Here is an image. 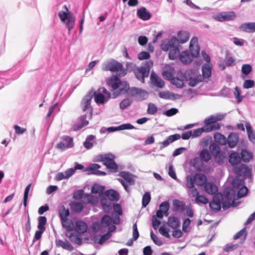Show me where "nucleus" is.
Here are the masks:
<instances>
[{
  "label": "nucleus",
  "mask_w": 255,
  "mask_h": 255,
  "mask_svg": "<svg viewBox=\"0 0 255 255\" xmlns=\"http://www.w3.org/2000/svg\"><path fill=\"white\" fill-rule=\"evenodd\" d=\"M235 194V191L232 189H226L224 192V197L221 194H217L209 204L211 209L213 211H219L221 203L224 209H228L233 205Z\"/></svg>",
  "instance_id": "f257e3e1"
},
{
  "label": "nucleus",
  "mask_w": 255,
  "mask_h": 255,
  "mask_svg": "<svg viewBox=\"0 0 255 255\" xmlns=\"http://www.w3.org/2000/svg\"><path fill=\"white\" fill-rule=\"evenodd\" d=\"M101 202L103 209L106 213L112 210V201L119 200V193L114 190L110 189L101 195Z\"/></svg>",
  "instance_id": "f03ea898"
},
{
  "label": "nucleus",
  "mask_w": 255,
  "mask_h": 255,
  "mask_svg": "<svg viewBox=\"0 0 255 255\" xmlns=\"http://www.w3.org/2000/svg\"><path fill=\"white\" fill-rule=\"evenodd\" d=\"M92 228L95 232L100 231L101 232H104L106 231L107 229H108V232L105 234L100 237H95L94 238V242L98 243L100 245L104 244L107 240H108L112 236L111 232H113L116 229V227L114 225H111L107 227H104L103 228V231L102 230V225L100 223L95 222L92 224Z\"/></svg>",
  "instance_id": "7ed1b4c3"
},
{
  "label": "nucleus",
  "mask_w": 255,
  "mask_h": 255,
  "mask_svg": "<svg viewBox=\"0 0 255 255\" xmlns=\"http://www.w3.org/2000/svg\"><path fill=\"white\" fill-rule=\"evenodd\" d=\"M113 209L115 213L112 214V218L109 215H105L101 220V223L102 225V228L107 227L109 225L114 224H118L120 223V219L119 216L122 215V211L121 206L118 204H115L113 205ZM102 231L103 229H102Z\"/></svg>",
  "instance_id": "20e7f679"
},
{
  "label": "nucleus",
  "mask_w": 255,
  "mask_h": 255,
  "mask_svg": "<svg viewBox=\"0 0 255 255\" xmlns=\"http://www.w3.org/2000/svg\"><path fill=\"white\" fill-rule=\"evenodd\" d=\"M178 75L180 76L182 75L183 79L185 81L189 82V85L191 87H194L198 83L202 81V77L200 75H198L196 70L188 69L185 71H180L178 72Z\"/></svg>",
  "instance_id": "39448f33"
},
{
  "label": "nucleus",
  "mask_w": 255,
  "mask_h": 255,
  "mask_svg": "<svg viewBox=\"0 0 255 255\" xmlns=\"http://www.w3.org/2000/svg\"><path fill=\"white\" fill-rule=\"evenodd\" d=\"M224 118V115L223 114H216L206 118L204 122V127L206 128L207 132H210L219 129L221 126L217 122L222 120Z\"/></svg>",
  "instance_id": "423d86ee"
},
{
  "label": "nucleus",
  "mask_w": 255,
  "mask_h": 255,
  "mask_svg": "<svg viewBox=\"0 0 255 255\" xmlns=\"http://www.w3.org/2000/svg\"><path fill=\"white\" fill-rule=\"evenodd\" d=\"M65 10H61L58 13V16L60 20L65 24L67 27L69 33L75 25V17L69 12L67 6H63Z\"/></svg>",
  "instance_id": "0eeeda50"
},
{
  "label": "nucleus",
  "mask_w": 255,
  "mask_h": 255,
  "mask_svg": "<svg viewBox=\"0 0 255 255\" xmlns=\"http://www.w3.org/2000/svg\"><path fill=\"white\" fill-rule=\"evenodd\" d=\"M102 69L104 71L116 72L121 77H123L127 74L126 70L123 68L122 64L115 60H111L106 62L103 64Z\"/></svg>",
  "instance_id": "6e6552de"
},
{
  "label": "nucleus",
  "mask_w": 255,
  "mask_h": 255,
  "mask_svg": "<svg viewBox=\"0 0 255 255\" xmlns=\"http://www.w3.org/2000/svg\"><path fill=\"white\" fill-rule=\"evenodd\" d=\"M90 93L93 94L95 101L98 105L107 103L111 97L110 92L103 87L98 89L97 91H91Z\"/></svg>",
  "instance_id": "1a4fd4ad"
},
{
  "label": "nucleus",
  "mask_w": 255,
  "mask_h": 255,
  "mask_svg": "<svg viewBox=\"0 0 255 255\" xmlns=\"http://www.w3.org/2000/svg\"><path fill=\"white\" fill-rule=\"evenodd\" d=\"M115 156L114 155L108 153L105 154H100L96 156V161H102L106 167L116 172L118 169V165L114 161Z\"/></svg>",
  "instance_id": "9d476101"
},
{
  "label": "nucleus",
  "mask_w": 255,
  "mask_h": 255,
  "mask_svg": "<svg viewBox=\"0 0 255 255\" xmlns=\"http://www.w3.org/2000/svg\"><path fill=\"white\" fill-rule=\"evenodd\" d=\"M181 137L182 139L184 140L188 139L191 137H192V131L190 130L183 132ZM180 138L181 135L177 133L168 136L166 140L158 143V144L160 145V149H162L163 148L167 147L171 143H172L175 140L179 139Z\"/></svg>",
  "instance_id": "9b49d317"
},
{
  "label": "nucleus",
  "mask_w": 255,
  "mask_h": 255,
  "mask_svg": "<svg viewBox=\"0 0 255 255\" xmlns=\"http://www.w3.org/2000/svg\"><path fill=\"white\" fill-rule=\"evenodd\" d=\"M152 65V62L149 61L145 62L143 66L137 67L134 69V72L136 78L142 83H143L144 82V78L148 76L150 68Z\"/></svg>",
  "instance_id": "f8f14e48"
},
{
  "label": "nucleus",
  "mask_w": 255,
  "mask_h": 255,
  "mask_svg": "<svg viewBox=\"0 0 255 255\" xmlns=\"http://www.w3.org/2000/svg\"><path fill=\"white\" fill-rule=\"evenodd\" d=\"M161 49L165 51L169 50L168 57L171 60L179 58L180 52L179 45H174L170 43V40L165 41L161 45Z\"/></svg>",
  "instance_id": "ddd939ff"
},
{
  "label": "nucleus",
  "mask_w": 255,
  "mask_h": 255,
  "mask_svg": "<svg viewBox=\"0 0 255 255\" xmlns=\"http://www.w3.org/2000/svg\"><path fill=\"white\" fill-rule=\"evenodd\" d=\"M207 181L205 175L202 173L196 174L193 177L188 176L187 177L186 186L188 188L194 187L195 184L198 186H202Z\"/></svg>",
  "instance_id": "4468645a"
},
{
  "label": "nucleus",
  "mask_w": 255,
  "mask_h": 255,
  "mask_svg": "<svg viewBox=\"0 0 255 255\" xmlns=\"http://www.w3.org/2000/svg\"><path fill=\"white\" fill-rule=\"evenodd\" d=\"M190 37V34L186 31H179L177 33V37L174 36L171 37L170 43L174 45H179L180 44H184L187 42Z\"/></svg>",
  "instance_id": "2eb2a0df"
},
{
  "label": "nucleus",
  "mask_w": 255,
  "mask_h": 255,
  "mask_svg": "<svg viewBox=\"0 0 255 255\" xmlns=\"http://www.w3.org/2000/svg\"><path fill=\"white\" fill-rule=\"evenodd\" d=\"M234 172L239 176L250 178L252 176V169L245 164L235 166L233 168Z\"/></svg>",
  "instance_id": "dca6fc26"
},
{
  "label": "nucleus",
  "mask_w": 255,
  "mask_h": 255,
  "mask_svg": "<svg viewBox=\"0 0 255 255\" xmlns=\"http://www.w3.org/2000/svg\"><path fill=\"white\" fill-rule=\"evenodd\" d=\"M236 17V14L234 11L223 12L213 15V18L219 21L232 20Z\"/></svg>",
  "instance_id": "f3484780"
},
{
  "label": "nucleus",
  "mask_w": 255,
  "mask_h": 255,
  "mask_svg": "<svg viewBox=\"0 0 255 255\" xmlns=\"http://www.w3.org/2000/svg\"><path fill=\"white\" fill-rule=\"evenodd\" d=\"M93 97L92 93H89L86 95L82 100L81 102V107L83 111H87L89 113V116H91L92 107L91 106V102Z\"/></svg>",
  "instance_id": "a211bd4d"
},
{
  "label": "nucleus",
  "mask_w": 255,
  "mask_h": 255,
  "mask_svg": "<svg viewBox=\"0 0 255 255\" xmlns=\"http://www.w3.org/2000/svg\"><path fill=\"white\" fill-rule=\"evenodd\" d=\"M189 50L190 54L194 58L197 57L200 54V47L198 43V38L193 37L190 42Z\"/></svg>",
  "instance_id": "6ab92c4d"
},
{
  "label": "nucleus",
  "mask_w": 255,
  "mask_h": 255,
  "mask_svg": "<svg viewBox=\"0 0 255 255\" xmlns=\"http://www.w3.org/2000/svg\"><path fill=\"white\" fill-rule=\"evenodd\" d=\"M129 94L140 100L146 99L148 97V93L146 91L136 88H131L129 90Z\"/></svg>",
  "instance_id": "aec40b11"
},
{
  "label": "nucleus",
  "mask_w": 255,
  "mask_h": 255,
  "mask_svg": "<svg viewBox=\"0 0 255 255\" xmlns=\"http://www.w3.org/2000/svg\"><path fill=\"white\" fill-rule=\"evenodd\" d=\"M209 149L212 154L214 156L216 160H218V158H219L218 162H219L221 161L225 157L223 155L224 154L221 152L220 147L216 143L211 144L210 145Z\"/></svg>",
  "instance_id": "412c9836"
},
{
  "label": "nucleus",
  "mask_w": 255,
  "mask_h": 255,
  "mask_svg": "<svg viewBox=\"0 0 255 255\" xmlns=\"http://www.w3.org/2000/svg\"><path fill=\"white\" fill-rule=\"evenodd\" d=\"M129 90V85L126 81H120L118 89L113 93V98L127 93Z\"/></svg>",
  "instance_id": "4be33fe9"
},
{
  "label": "nucleus",
  "mask_w": 255,
  "mask_h": 255,
  "mask_svg": "<svg viewBox=\"0 0 255 255\" xmlns=\"http://www.w3.org/2000/svg\"><path fill=\"white\" fill-rule=\"evenodd\" d=\"M119 176L122 177L128 183L129 185H133L135 183V178L137 177L128 171H121L119 173Z\"/></svg>",
  "instance_id": "5701e85b"
},
{
  "label": "nucleus",
  "mask_w": 255,
  "mask_h": 255,
  "mask_svg": "<svg viewBox=\"0 0 255 255\" xmlns=\"http://www.w3.org/2000/svg\"><path fill=\"white\" fill-rule=\"evenodd\" d=\"M150 80L152 84L159 88H162L164 85V82L160 77H159L155 73L152 72L150 75Z\"/></svg>",
  "instance_id": "b1692460"
},
{
  "label": "nucleus",
  "mask_w": 255,
  "mask_h": 255,
  "mask_svg": "<svg viewBox=\"0 0 255 255\" xmlns=\"http://www.w3.org/2000/svg\"><path fill=\"white\" fill-rule=\"evenodd\" d=\"M193 59L194 57L188 51H184L180 53L179 59L184 64L190 63Z\"/></svg>",
  "instance_id": "393cba45"
},
{
  "label": "nucleus",
  "mask_w": 255,
  "mask_h": 255,
  "mask_svg": "<svg viewBox=\"0 0 255 255\" xmlns=\"http://www.w3.org/2000/svg\"><path fill=\"white\" fill-rule=\"evenodd\" d=\"M134 127L131 125L130 124L127 123V124H122L118 127H111L108 128L106 130L109 132H112L118 130H125V129H134Z\"/></svg>",
  "instance_id": "a878e982"
},
{
  "label": "nucleus",
  "mask_w": 255,
  "mask_h": 255,
  "mask_svg": "<svg viewBox=\"0 0 255 255\" xmlns=\"http://www.w3.org/2000/svg\"><path fill=\"white\" fill-rule=\"evenodd\" d=\"M63 140H67L69 143L65 144L64 140H63V141H61L57 144L56 147L57 148L61 150H64L66 148H71L73 146V138L72 137L68 136H65L63 137Z\"/></svg>",
  "instance_id": "bb28decb"
},
{
  "label": "nucleus",
  "mask_w": 255,
  "mask_h": 255,
  "mask_svg": "<svg viewBox=\"0 0 255 255\" xmlns=\"http://www.w3.org/2000/svg\"><path fill=\"white\" fill-rule=\"evenodd\" d=\"M160 98L166 100H176L181 98V96L169 91H162L159 93Z\"/></svg>",
  "instance_id": "cd10ccee"
},
{
  "label": "nucleus",
  "mask_w": 255,
  "mask_h": 255,
  "mask_svg": "<svg viewBox=\"0 0 255 255\" xmlns=\"http://www.w3.org/2000/svg\"><path fill=\"white\" fill-rule=\"evenodd\" d=\"M239 140V136L235 132H232L231 133L227 139V143L228 144L230 148H234L235 147Z\"/></svg>",
  "instance_id": "c85d7f7f"
},
{
  "label": "nucleus",
  "mask_w": 255,
  "mask_h": 255,
  "mask_svg": "<svg viewBox=\"0 0 255 255\" xmlns=\"http://www.w3.org/2000/svg\"><path fill=\"white\" fill-rule=\"evenodd\" d=\"M75 231L79 234H83L87 230V225L84 222L79 220L77 221L74 226Z\"/></svg>",
  "instance_id": "c756f323"
},
{
  "label": "nucleus",
  "mask_w": 255,
  "mask_h": 255,
  "mask_svg": "<svg viewBox=\"0 0 255 255\" xmlns=\"http://www.w3.org/2000/svg\"><path fill=\"white\" fill-rule=\"evenodd\" d=\"M100 165L97 163H93L90 165L87 169V171H92V173L100 175V176H104L106 175V173L104 171L98 170V169L100 168Z\"/></svg>",
  "instance_id": "7c9ffc66"
},
{
  "label": "nucleus",
  "mask_w": 255,
  "mask_h": 255,
  "mask_svg": "<svg viewBox=\"0 0 255 255\" xmlns=\"http://www.w3.org/2000/svg\"><path fill=\"white\" fill-rule=\"evenodd\" d=\"M240 29L245 32L253 33L255 32V22H246L242 24Z\"/></svg>",
  "instance_id": "2f4dec72"
},
{
  "label": "nucleus",
  "mask_w": 255,
  "mask_h": 255,
  "mask_svg": "<svg viewBox=\"0 0 255 255\" xmlns=\"http://www.w3.org/2000/svg\"><path fill=\"white\" fill-rule=\"evenodd\" d=\"M241 160V157L237 152H232L229 155V161L232 165L239 164Z\"/></svg>",
  "instance_id": "473e14b6"
},
{
  "label": "nucleus",
  "mask_w": 255,
  "mask_h": 255,
  "mask_svg": "<svg viewBox=\"0 0 255 255\" xmlns=\"http://www.w3.org/2000/svg\"><path fill=\"white\" fill-rule=\"evenodd\" d=\"M167 224L173 229H176L180 226V222L179 219L174 216L169 217L168 219Z\"/></svg>",
  "instance_id": "72a5a7b5"
},
{
  "label": "nucleus",
  "mask_w": 255,
  "mask_h": 255,
  "mask_svg": "<svg viewBox=\"0 0 255 255\" xmlns=\"http://www.w3.org/2000/svg\"><path fill=\"white\" fill-rule=\"evenodd\" d=\"M56 245L58 247H61L65 250L71 251L73 250L72 245L67 241H62L58 240L56 241Z\"/></svg>",
  "instance_id": "f704fd0d"
},
{
  "label": "nucleus",
  "mask_w": 255,
  "mask_h": 255,
  "mask_svg": "<svg viewBox=\"0 0 255 255\" xmlns=\"http://www.w3.org/2000/svg\"><path fill=\"white\" fill-rule=\"evenodd\" d=\"M137 15L143 20H148L151 17L150 13L144 7H142L137 10Z\"/></svg>",
  "instance_id": "c9c22d12"
},
{
  "label": "nucleus",
  "mask_w": 255,
  "mask_h": 255,
  "mask_svg": "<svg viewBox=\"0 0 255 255\" xmlns=\"http://www.w3.org/2000/svg\"><path fill=\"white\" fill-rule=\"evenodd\" d=\"M205 191L209 194H214L218 191L217 187L212 183H207L204 186Z\"/></svg>",
  "instance_id": "e433bc0d"
},
{
  "label": "nucleus",
  "mask_w": 255,
  "mask_h": 255,
  "mask_svg": "<svg viewBox=\"0 0 255 255\" xmlns=\"http://www.w3.org/2000/svg\"><path fill=\"white\" fill-rule=\"evenodd\" d=\"M58 213L61 221L67 219L70 214L69 209H66L64 206H61L59 208Z\"/></svg>",
  "instance_id": "4c0bfd02"
},
{
  "label": "nucleus",
  "mask_w": 255,
  "mask_h": 255,
  "mask_svg": "<svg viewBox=\"0 0 255 255\" xmlns=\"http://www.w3.org/2000/svg\"><path fill=\"white\" fill-rule=\"evenodd\" d=\"M120 80L117 77H112L109 79L108 81V84L112 87L113 90L116 91L118 88V85L120 82Z\"/></svg>",
  "instance_id": "58836bf2"
},
{
  "label": "nucleus",
  "mask_w": 255,
  "mask_h": 255,
  "mask_svg": "<svg viewBox=\"0 0 255 255\" xmlns=\"http://www.w3.org/2000/svg\"><path fill=\"white\" fill-rule=\"evenodd\" d=\"M202 79L203 78H209L211 75V64L210 63L205 64L202 66Z\"/></svg>",
  "instance_id": "ea45409f"
},
{
  "label": "nucleus",
  "mask_w": 255,
  "mask_h": 255,
  "mask_svg": "<svg viewBox=\"0 0 255 255\" xmlns=\"http://www.w3.org/2000/svg\"><path fill=\"white\" fill-rule=\"evenodd\" d=\"M215 140L221 145H225L227 144V138L222 134L217 132L214 135Z\"/></svg>",
  "instance_id": "a19ab883"
},
{
  "label": "nucleus",
  "mask_w": 255,
  "mask_h": 255,
  "mask_svg": "<svg viewBox=\"0 0 255 255\" xmlns=\"http://www.w3.org/2000/svg\"><path fill=\"white\" fill-rule=\"evenodd\" d=\"M62 227L66 229L67 231H72L74 229V223L71 220L68 219L61 221Z\"/></svg>",
  "instance_id": "79ce46f5"
},
{
  "label": "nucleus",
  "mask_w": 255,
  "mask_h": 255,
  "mask_svg": "<svg viewBox=\"0 0 255 255\" xmlns=\"http://www.w3.org/2000/svg\"><path fill=\"white\" fill-rule=\"evenodd\" d=\"M246 128L248 133V137L250 140L254 143H255V133L252 129V127L250 123H246Z\"/></svg>",
  "instance_id": "37998d69"
},
{
  "label": "nucleus",
  "mask_w": 255,
  "mask_h": 255,
  "mask_svg": "<svg viewBox=\"0 0 255 255\" xmlns=\"http://www.w3.org/2000/svg\"><path fill=\"white\" fill-rule=\"evenodd\" d=\"M200 159L205 162H208L211 159L210 153L207 149H203L199 153Z\"/></svg>",
  "instance_id": "c03bdc74"
},
{
  "label": "nucleus",
  "mask_w": 255,
  "mask_h": 255,
  "mask_svg": "<svg viewBox=\"0 0 255 255\" xmlns=\"http://www.w3.org/2000/svg\"><path fill=\"white\" fill-rule=\"evenodd\" d=\"M65 236L69 238L71 242L80 245L82 243L81 238L74 233H69L67 232L65 233Z\"/></svg>",
  "instance_id": "a18cd8bd"
},
{
  "label": "nucleus",
  "mask_w": 255,
  "mask_h": 255,
  "mask_svg": "<svg viewBox=\"0 0 255 255\" xmlns=\"http://www.w3.org/2000/svg\"><path fill=\"white\" fill-rule=\"evenodd\" d=\"M95 138V136L93 135H89L87 136L83 144L84 147L87 149H91L93 146L92 141Z\"/></svg>",
  "instance_id": "49530a36"
},
{
  "label": "nucleus",
  "mask_w": 255,
  "mask_h": 255,
  "mask_svg": "<svg viewBox=\"0 0 255 255\" xmlns=\"http://www.w3.org/2000/svg\"><path fill=\"white\" fill-rule=\"evenodd\" d=\"M241 157L244 162H249L252 158L253 155L251 152L247 150H242L241 152Z\"/></svg>",
  "instance_id": "de8ad7c7"
},
{
  "label": "nucleus",
  "mask_w": 255,
  "mask_h": 255,
  "mask_svg": "<svg viewBox=\"0 0 255 255\" xmlns=\"http://www.w3.org/2000/svg\"><path fill=\"white\" fill-rule=\"evenodd\" d=\"M183 80H184V79L183 77L181 79L178 78L174 77L171 79V83L173 85H175L177 88H181L184 86Z\"/></svg>",
  "instance_id": "09e8293b"
},
{
  "label": "nucleus",
  "mask_w": 255,
  "mask_h": 255,
  "mask_svg": "<svg viewBox=\"0 0 255 255\" xmlns=\"http://www.w3.org/2000/svg\"><path fill=\"white\" fill-rule=\"evenodd\" d=\"M151 199V196L149 192H145L142 196V207H146L149 204Z\"/></svg>",
  "instance_id": "8fccbe9b"
},
{
  "label": "nucleus",
  "mask_w": 255,
  "mask_h": 255,
  "mask_svg": "<svg viewBox=\"0 0 255 255\" xmlns=\"http://www.w3.org/2000/svg\"><path fill=\"white\" fill-rule=\"evenodd\" d=\"M46 218L44 216H40L38 219V229L39 230H41L42 231L45 230V225L46 223Z\"/></svg>",
  "instance_id": "3c124183"
},
{
  "label": "nucleus",
  "mask_w": 255,
  "mask_h": 255,
  "mask_svg": "<svg viewBox=\"0 0 255 255\" xmlns=\"http://www.w3.org/2000/svg\"><path fill=\"white\" fill-rule=\"evenodd\" d=\"M104 189V186L99 185L98 184H95L92 188V193L93 194L99 193V196L101 197V195L104 193H103Z\"/></svg>",
  "instance_id": "603ef678"
},
{
  "label": "nucleus",
  "mask_w": 255,
  "mask_h": 255,
  "mask_svg": "<svg viewBox=\"0 0 255 255\" xmlns=\"http://www.w3.org/2000/svg\"><path fill=\"white\" fill-rule=\"evenodd\" d=\"M169 209V205L167 202H163L160 205L159 210L164 212L165 216H167L168 215Z\"/></svg>",
  "instance_id": "864d4df0"
},
{
  "label": "nucleus",
  "mask_w": 255,
  "mask_h": 255,
  "mask_svg": "<svg viewBox=\"0 0 255 255\" xmlns=\"http://www.w3.org/2000/svg\"><path fill=\"white\" fill-rule=\"evenodd\" d=\"M71 208L74 211L79 213L82 210L83 205L81 202H75L72 204Z\"/></svg>",
  "instance_id": "5fc2aeb1"
},
{
  "label": "nucleus",
  "mask_w": 255,
  "mask_h": 255,
  "mask_svg": "<svg viewBox=\"0 0 255 255\" xmlns=\"http://www.w3.org/2000/svg\"><path fill=\"white\" fill-rule=\"evenodd\" d=\"M204 132H207L204 127L196 129L192 131V138L200 136Z\"/></svg>",
  "instance_id": "6e6d98bb"
},
{
  "label": "nucleus",
  "mask_w": 255,
  "mask_h": 255,
  "mask_svg": "<svg viewBox=\"0 0 255 255\" xmlns=\"http://www.w3.org/2000/svg\"><path fill=\"white\" fill-rule=\"evenodd\" d=\"M208 202V199L203 195H199L195 198V202L198 204H206Z\"/></svg>",
  "instance_id": "4d7b16f0"
},
{
  "label": "nucleus",
  "mask_w": 255,
  "mask_h": 255,
  "mask_svg": "<svg viewBox=\"0 0 255 255\" xmlns=\"http://www.w3.org/2000/svg\"><path fill=\"white\" fill-rule=\"evenodd\" d=\"M157 112V108L153 103H149L148 105L147 113L149 115H154Z\"/></svg>",
  "instance_id": "13d9d810"
},
{
  "label": "nucleus",
  "mask_w": 255,
  "mask_h": 255,
  "mask_svg": "<svg viewBox=\"0 0 255 255\" xmlns=\"http://www.w3.org/2000/svg\"><path fill=\"white\" fill-rule=\"evenodd\" d=\"M174 71V69L172 67L169 68V70L164 71L162 72V75L166 78L167 79L170 80L172 79L173 77V73Z\"/></svg>",
  "instance_id": "bf43d9fd"
},
{
  "label": "nucleus",
  "mask_w": 255,
  "mask_h": 255,
  "mask_svg": "<svg viewBox=\"0 0 255 255\" xmlns=\"http://www.w3.org/2000/svg\"><path fill=\"white\" fill-rule=\"evenodd\" d=\"M31 186V184H29L25 188L24 192V196H23V205L25 207L27 205V202L28 199V194L29 192V190L30 189Z\"/></svg>",
  "instance_id": "052dcab7"
},
{
  "label": "nucleus",
  "mask_w": 255,
  "mask_h": 255,
  "mask_svg": "<svg viewBox=\"0 0 255 255\" xmlns=\"http://www.w3.org/2000/svg\"><path fill=\"white\" fill-rule=\"evenodd\" d=\"M87 116L86 115H84L82 116L80 119V124L78 126V128L75 129L76 130L79 129L83 127L87 126L89 124V122L87 120Z\"/></svg>",
  "instance_id": "680f3d73"
},
{
  "label": "nucleus",
  "mask_w": 255,
  "mask_h": 255,
  "mask_svg": "<svg viewBox=\"0 0 255 255\" xmlns=\"http://www.w3.org/2000/svg\"><path fill=\"white\" fill-rule=\"evenodd\" d=\"M88 202L92 204H95L99 201V197L97 195L89 194L87 196Z\"/></svg>",
  "instance_id": "e2e57ef3"
},
{
  "label": "nucleus",
  "mask_w": 255,
  "mask_h": 255,
  "mask_svg": "<svg viewBox=\"0 0 255 255\" xmlns=\"http://www.w3.org/2000/svg\"><path fill=\"white\" fill-rule=\"evenodd\" d=\"M159 232L162 236L166 238H170V235L169 234V229L166 228L165 226H161L159 229Z\"/></svg>",
  "instance_id": "0e129e2a"
},
{
  "label": "nucleus",
  "mask_w": 255,
  "mask_h": 255,
  "mask_svg": "<svg viewBox=\"0 0 255 255\" xmlns=\"http://www.w3.org/2000/svg\"><path fill=\"white\" fill-rule=\"evenodd\" d=\"M178 112V110L176 108H171L163 112V115L167 117H171L176 115Z\"/></svg>",
  "instance_id": "69168bd1"
},
{
  "label": "nucleus",
  "mask_w": 255,
  "mask_h": 255,
  "mask_svg": "<svg viewBox=\"0 0 255 255\" xmlns=\"http://www.w3.org/2000/svg\"><path fill=\"white\" fill-rule=\"evenodd\" d=\"M252 70V66L249 64H244L242 67V72L245 75H248Z\"/></svg>",
  "instance_id": "338daca9"
},
{
  "label": "nucleus",
  "mask_w": 255,
  "mask_h": 255,
  "mask_svg": "<svg viewBox=\"0 0 255 255\" xmlns=\"http://www.w3.org/2000/svg\"><path fill=\"white\" fill-rule=\"evenodd\" d=\"M248 191V189L246 186H242L238 192V197L239 198L243 197L247 194Z\"/></svg>",
  "instance_id": "774afa93"
}]
</instances>
